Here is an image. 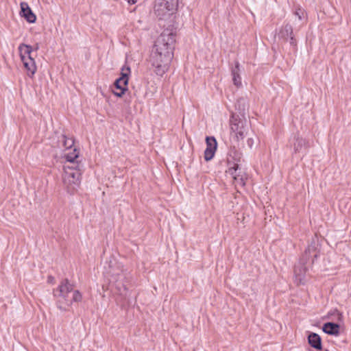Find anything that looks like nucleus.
I'll return each instance as SVG.
<instances>
[{"label": "nucleus", "instance_id": "nucleus-26", "mask_svg": "<svg viewBox=\"0 0 351 351\" xmlns=\"http://www.w3.org/2000/svg\"><path fill=\"white\" fill-rule=\"evenodd\" d=\"M53 280V277H51V276H49V282H51V281H52Z\"/></svg>", "mask_w": 351, "mask_h": 351}, {"label": "nucleus", "instance_id": "nucleus-19", "mask_svg": "<svg viewBox=\"0 0 351 351\" xmlns=\"http://www.w3.org/2000/svg\"><path fill=\"white\" fill-rule=\"evenodd\" d=\"M323 331L330 335H337L339 330V325L332 322H327L324 324Z\"/></svg>", "mask_w": 351, "mask_h": 351}, {"label": "nucleus", "instance_id": "nucleus-10", "mask_svg": "<svg viewBox=\"0 0 351 351\" xmlns=\"http://www.w3.org/2000/svg\"><path fill=\"white\" fill-rule=\"evenodd\" d=\"M130 72V68L128 66L125 65L121 68V77L114 82L115 88L119 90L123 88L124 90H128L127 85Z\"/></svg>", "mask_w": 351, "mask_h": 351}, {"label": "nucleus", "instance_id": "nucleus-16", "mask_svg": "<svg viewBox=\"0 0 351 351\" xmlns=\"http://www.w3.org/2000/svg\"><path fill=\"white\" fill-rule=\"evenodd\" d=\"M231 74L232 82L234 86L240 88L242 86L241 77L240 75V64L239 62H235V66L232 69Z\"/></svg>", "mask_w": 351, "mask_h": 351}, {"label": "nucleus", "instance_id": "nucleus-14", "mask_svg": "<svg viewBox=\"0 0 351 351\" xmlns=\"http://www.w3.org/2000/svg\"><path fill=\"white\" fill-rule=\"evenodd\" d=\"M21 9L22 16L27 20V22L33 23L36 20V15L33 13L28 4L25 2L21 3Z\"/></svg>", "mask_w": 351, "mask_h": 351}, {"label": "nucleus", "instance_id": "nucleus-20", "mask_svg": "<svg viewBox=\"0 0 351 351\" xmlns=\"http://www.w3.org/2000/svg\"><path fill=\"white\" fill-rule=\"evenodd\" d=\"M74 145L73 138H68L66 135L62 134L59 138V146L66 149H70Z\"/></svg>", "mask_w": 351, "mask_h": 351}, {"label": "nucleus", "instance_id": "nucleus-11", "mask_svg": "<svg viewBox=\"0 0 351 351\" xmlns=\"http://www.w3.org/2000/svg\"><path fill=\"white\" fill-rule=\"evenodd\" d=\"M206 148L204 151V159L206 161L211 160L217 149V141L213 136H207L206 138Z\"/></svg>", "mask_w": 351, "mask_h": 351}, {"label": "nucleus", "instance_id": "nucleus-18", "mask_svg": "<svg viewBox=\"0 0 351 351\" xmlns=\"http://www.w3.org/2000/svg\"><path fill=\"white\" fill-rule=\"evenodd\" d=\"M308 343L313 348L320 350H322V339L319 335L315 332H311L308 337Z\"/></svg>", "mask_w": 351, "mask_h": 351}, {"label": "nucleus", "instance_id": "nucleus-13", "mask_svg": "<svg viewBox=\"0 0 351 351\" xmlns=\"http://www.w3.org/2000/svg\"><path fill=\"white\" fill-rule=\"evenodd\" d=\"M318 255L319 252L317 251V247L313 244L308 245L307 248L305 250L302 261H304L306 263L311 262V263H313Z\"/></svg>", "mask_w": 351, "mask_h": 351}, {"label": "nucleus", "instance_id": "nucleus-9", "mask_svg": "<svg viewBox=\"0 0 351 351\" xmlns=\"http://www.w3.org/2000/svg\"><path fill=\"white\" fill-rule=\"evenodd\" d=\"M278 37L279 39H282L284 41H288L289 39L290 45L293 47L296 46V40L293 36V27L289 24H286L280 28L278 34Z\"/></svg>", "mask_w": 351, "mask_h": 351}, {"label": "nucleus", "instance_id": "nucleus-6", "mask_svg": "<svg viewBox=\"0 0 351 351\" xmlns=\"http://www.w3.org/2000/svg\"><path fill=\"white\" fill-rule=\"evenodd\" d=\"M230 123L231 132L234 134L237 141L243 140L249 129L247 121L241 119L239 115L232 114Z\"/></svg>", "mask_w": 351, "mask_h": 351}, {"label": "nucleus", "instance_id": "nucleus-8", "mask_svg": "<svg viewBox=\"0 0 351 351\" xmlns=\"http://www.w3.org/2000/svg\"><path fill=\"white\" fill-rule=\"evenodd\" d=\"M290 144L293 148L295 154L305 151L308 147V142L300 136L299 134H295L290 139Z\"/></svg>", "mask_w": 351, "mask_h": 351}, {"label": "nucleus", "instance_id": "nucleus-7", "mask_svg": "<svg viewBox=\"0 0 351 351\" xmlns=\"http://www.w3.org/2000/svg\"><path fill=\"white\" fill-rule=\"evenodd\" d=\"M164 1H155L154 12L159 20H166L169 19L176 10L167 7Z\"/></svg>", "mask_w": 351, "mask_h": 351}, {"label": "nucleus", "instance_id": "nucleus-2", "mask_svg": "<svg viewBox=\"0 0 351 351\" xmlns=\"http://www.w3.org/2000/svg\"><path fill=\"white\" fill-rule=\"evenodd\" d=\"M53 295L57 298V307L63 311H67L73 302H79L82 299L81 293L74 290V285L67 278L62 280L53 291Z\"/></svg>", "mask_w": 351, "mask_h": 351}, {"label": "nucleus", "instance_id": "nucleus-24", "mask_svg": "<svg viewBox=\"0 0 351 351\" xmlns=\"http://www.w3.org/2000/svg\"><path fill=\"white\" fill-rule=\"evenodd\" d=\"M247 145L252 147L254 144V140L252 138H249L247 141Z\"/></svg>", "mask_w": 351, "mask_h": 351}, {"label": "nucleus", "instance_id": "nucleus-5", "mask_svg": "<svg viewBox=\"0 0 351 351\" xmlns=\"http://www.w3.org/2000/svg\"><path fill=\"white\" fill-rule=\"evenodd\" d=\"M19 51L21 60L27 71V75L32 78L37 70L35 60L31 56L33 51L32 47L25 43H21L19 46Z\"/></svg>", "mask_w": 351, "mask_h": 351}, {"label": "nucleus", "instance_id": "nucleus-21", "mask_svg": "<svg viewBox=\"0 0 351 351\" xmlns=\"http://www.w3.org/2000/svg\"><path fill=\"white\" fill-rule=\"evenodd\" d=\"M295 15H296L299 20H302L304 16V11L303 9L298 8L295 11Z\"/></svg>", "mask_w": 351, "mask_h": 351}, {"label": "nucleus", "instance_id": "nucleus-22", "mask_svg": "<svg viewBox=\"0 0 351 351\" xmlns=\"http://www.w3.org/2000/svg\"><path fill=\"white\" fill-rule=\"evenodd\" d=\"M328 315H337V319L338 320H341V317H342V314L337 310V309H334V310H332L329 313Z\"/></svg>", "mask_w": 351, "mask_h": 351}, {"label": "nucleus", "instance_id": "nucleus-12", "mask_svg": "<svg viewBox=\"0 0 351 351\" xmlns=\"http://www.w3.org/2000/svg\"><path fill=\"white\" fill-rule=\"evenodd\" d=\"M305 263H306L301 261L300 263H299L297 265L295 266V282L298 285L304 284L305 282L306 273L307 271L306 267L304 266Z\"/></svg>", "mask_w": 351, "mask_h": 351}, {"label": "nucleus", "instance_id": "nucleus-17", "mask_svg": "<svg viewBox=\"0 0 351 351\" xmlns=\"http://www.w3.org/2000/svg\"><path fill=\"white\" fill-rule=\"evenodd\" d=\"M80 152L74 148L72 152H68L64 154L66 159V163L64 165H69L70 166H75L76 164H80L77 160L79 157Z\"/></svg>", "mask_w": 351, "mask_h": 351}, {"label": "nucleus", "instance_id": "nucleus-25", "mask_svg": "<svg viewBox=\"0 0 351 351\" xmlns=\"http://www.w3.org/2000/svg\"><path fill=\"white\" fill-rule=\"evenodd\" d=\"M33 51H38L39 49V44L36 43L34 47H33Z\"/></svg>", "mask_w": 351, "mask_h": 351}, {"label": "nucleus", "instance_id": "nucleus-1", "mask_svg": "<svg viewBox=\"0 0 351 351\" xmlns=\"http://www.w3.org/2000/svg\"><path fill=\"white\" fill-rule=\"evenodd\" d=\"M175 42V34L167 29L156 40L149 60L156 75L162 76L168 71L173 58Z\"/></svg>", "mask_w": 351, "mask_h": 351}, {"label": "nucleus", "instance_id": "nucleus-3", "mask_svg": "<svg viewBox=\"0 0 351 351\" xmlns=\"http://www.w3.org/2000/svg\"><path fill=\"white\" fill-rule=\"evenodd\" d=\"M105 276L111 283L114 284L120 294L127 291L126 282L128 280L129 274L123 268V265L115 259H110L104 266Z\"/></svg>", "mask_w": 351, "mask_h": 351}, {"label": "nucleus", "instance_id": "nucleus-23", "mask_svg": "<svg viewBox=\"0 0 351 351\" xmlns=\"http://www.w3.org/2000/svg\"><path fill=\"white\" fill-rule=\"evenodd\" d=\"M126 90H124L123 88H121V89H119V92L113 90V93L117 97H121Z\"/></svg>", "mask_w": 351, "mask_h": 351}, {"label": "nucleus", "instance_id": "nucleus-15", "mask_svg": "<svg viewBox=\"0 0 351 351\" xmlns=\"http://www.w3.org/2000/svg\"><path fill=\"white\" fill-rule=\"evenodd\" d=\"M238 168H239L238 164H234L233 167H229L228 170L226 172L232 176V178L234 179L236 184L244 186L245 180H244L243 176L237 174Z\"/></svg>", "mask_w": 351, "mask_h": 351}, {"label": "nucleus", "instance_id": "nucleus-4", "mask_svg": "<svg viewBox=\"0 0 351 351\" xmlns=\"http://www.w3.org/2000/svg\"><path fill=\"white\" fill-rule=\"evenodd\" d=\"M81 166V164H76L75 166L64 165L62 180L64 185L69 193H73L80 185Z\"/></svg>", "mask_w": 351, "mask_h": 351}]
</instances>
